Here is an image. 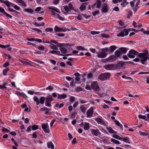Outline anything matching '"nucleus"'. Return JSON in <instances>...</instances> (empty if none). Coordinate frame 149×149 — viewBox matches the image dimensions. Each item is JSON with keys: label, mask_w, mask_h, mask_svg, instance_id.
<instances>
[{"label": "nucleus", "mask_w": 149, "mask_h": 149, "mask_svg": "<svg viewBox=\"0 0 149 149\" xmlns=\"http://www.w3.org/2000/svg\"><path fill=\"white\" fill-rule=\"evenodd\" d=\"M91 86V88L94 91L98 92L100 90V87L96 81L92 82Z\"/></svg>", "instance_id": "1"}, {"label": "nucleus", "mask_w": 149, "mask_h": 149, "mask_svg": "<svg viewBox=\"0 0 149 149\" xmlns=\"http://www.w3.org/2000/svg\"><path fill=\"white\" fill-rule=\"evenodd\" d=\"M95 109V108L92 107L88 109L86 112V117L87 118H90L92 116H94L93 115V111Z\"/></svg>", "instance_id": "2"}, {"label": "nucleus", "mask_w": 149, "mask_h": 149, "mask_svg": "<svg viewBox=\"0 0 149 149\" xmlns=\"http://www.w3.org/2000/svg\"><path fill=\"white\" fill-rule=\"evenodd\" d=\"M126 63L125 62L120 61L116 64H115V70L120 69L123 68L124 65H126Z\"/></svg>", "instance_id": "3"}, {"label": "nucleus", "mask_w": 149, "mask_h": 149, "mask_svg": "<svg viewBox=\"0 0 149 149\" xmlns=\"http://www.w3.org/2000/svg\"><path fill=\"white\" fill-rule=\"evenodd\" d=\"M90 130L91 133L94 136H98L101 134V133L98 129H94L91 128L90 129Z\"/></svg>", "instance_id": "4"}, {"label": "nucleus", "mask_w": 149, "mask_h": 149, "mask_svg": "<svg viewBox=\"0 0 149 149\" xmlns=\"http://www.w3.org/2000/svg\"><path fill=\"white\" fill-rule=\"evenodd\" d=\"M42 127L45 133H49V125L47 123L42 124Z\"/></svg>", "instance_id": "5"}, {"label": "nucleus", "mask_w": 149, "mask_h": 149, "mask_svg": "<svg viewBox=\"0 0 149 149\" xmlns=\"http://www.w3.org/2000/svg\"><path fill=\"white\" fill-rule=\"evenodd\" d=\"M101 53L102 55L99 54L97 56H107L108 53H109V49L108 48H102L101 49Z\"/></svg>", "instance_id": "6"}, {"label": "nucleus", "mask_w": 149, "mask_h": 149, "mask_svg": "<svg viewBox=\"0 0 149 149\" xmlns=\"http://www.w3.org/2000/svg\"><path fill=\"white\" fill-rule=\"evenodd\" d=\"M119 56H109L106 59H104V62H113L116 60Z\"/></svg>", "instance_id": "7"}, {"label": "nucleus", "mask_w": 149, "mask_h": 149, "mask_svg": "<svg viewBox=\"0 0 149 149\" xmlns=\"http://www.w3.org/2000/svg\"><path fill=\"white\" fill-rule=\"evenodd\" d=\"M104 68L107 70H115V64H111L106 65Z\"/></svg>", "instance_id": "8"}, {"label": "nucleus", "mask_w": 149, "mask_h": 149, "mask_svg": "<svg viewBox=\"0 0 149 149\" xmlns=\"http://www.w3.org/2000/svg\"><path fill=\"white\" fill-rule=\"evenodd\" d=\"M128 30L125 29H124L123 31H121L120 33L117 35L118 37H124L125 35L127 36L128 34Z\"/></svg>", "instance_id": "9"}, {"label": "nucleus", "mask_w": 149, "mask_h": 149, "mask_svg": "<svg viewBox=\"0 0 149 149\" xmlns=\"http://www.w3.org/2000/svg\"><path fill=\"white\" fill-rule=\"evenodd\" d=\"M109 7L107 4L104 3L102 6V8L101 9V11L102 13H106L109 10Z\"/></svg>", "instance_id": "10"}, {"label": "nucleus", "mask_w": 149, "mask_h": 149, "mask_svg": "<svg viewBox=\"0 0 149 149\" xmlns=\"http://www.w3.org/2000/svg\"><path fill=\"white\" fill-rule=\"evenodd\" d=\"M138 52L134 49H131L129 52V54H127V56H134V55H137L138 54Z\"/></svg>", "instance_id": "11"}, {"label": "nucleus", "mask_w": 149, "mask_h": 149, "mask_svg": "<svg viewBox=\"0 0 149 149\" xmlns=\"http://www.w3.org/2000/svg\"><path fill=\"white\" fill-rule=\"evenodd\" d=\"M140 57V62L144 64L145 62L148 59L149 60V56H139Z\"/></svg>", "instance_id": "12"}, {"label": "nucleus", "mask_w": 149, "mask_h": 149, "mask_svg": "<svg viewBox=\"0 0 149 149\" xmlns=\"http://www.w3.org/2000/svg\"><path fill=\"white\" fill-rule=\"evenodd\" d=\"M141 2L140 0H138L137 2L136 3L135 7L133 8V10L134 13H135L138 8L140 7L139 6Z\"/></svg>", "instance_id": "13"}, {"label": "nucleus", "mask_w": 149, "mask_h": 149, "mask_svg": "<svg viewBox=\"0 0 149 149\" xmlns=\"http://www.w3.org/2000/svg\"><path fill=\"white\" fill-rule=\"evenodd\" d=\"M0 12L1 13H2L4 15H6V16L9 17L10 18H12V17L11 15H9V14L7 13L6 12H5V10H4V9L3 8H2V7H0Z\"/></svg>", "instance_id": "14"}, {"label": "nucleus", "mask_w": 149, "mask_h": 149, "mask_svg": "<svg viewBox=\"0 0 149 149\" xmlns=\"http://www.w3.org/2000/svg\"><path fill=\"white\" fill-rule=\"evenodd\" d=\"M94 120L96 121L97 123L98 124H103L104 123V122L103 121V120L100 118H94Z\"/></svg>", "instance_id": "15"}, {"label": "nucleus", "mask_w": 149, "mask_h": 149, "mask_svg": "<svg viewBox=\"0 0 149 149\" xmlns=\"http://www.w3.org/2000/svg\"><path fill=\"white\" fill-rule=\"evenodd\" d=\"M45 99V102L49 103H51V102L54 100V99L52 98V95H50L46 97Z\"/></svg>", "instance_id": "16"}, {"label": "nucleus", "mask_w": 149, "mask_h": 149, "mask_svg": "<svg viewBox=\"0 0 149 149\" xmlns=\"http://www.w3.org/2000/svg\"><path fill=\"white\" fill-rule=\"evenodd\" d=\"M137 56H149V53L147 50L143 51V53H139Z\"/></svg>", "instance_id": "17"}, {"label": "nucleus", "mask_w": 149, "mask_h": 149, "mask_svg": "<svg viewBox=\"0 0 149 149\" xmlns=\"http://www.w3.org/2000/svg\"><path fill=\"white\" fill-rule=\"evenodd\" d=\"M48 8L51 10V12L52 11L56 12L57 13H60V11L58 10V9L57 8H56L53 7L51 6H49L48 7Z\"/></svg>", "instance_id": "18"}, {"label": "nucleus", "mask_w": 149, "mask_h": 149, "mask_svg": "<svg viewBox=\"0 0 149 149\" xmlns=\"http://www.w3.org/2000/svg\"><path fill=\"white\" fill-rule=\"evenodd\" d=\"M67 97L66 95L65 94H58L57 99H58L61 100Z\"/></svg>", "instance_id": "19"}, {"label": "nucleus", "mask_w": 149, "mask_h": 149, "mask_svg": "<svg viewBox=\"0 0 149 149\" xmlns=\"http://www.w3.org/2000/svg\"><path fill=\"white\" fill-rule=\"evenodd\" d=\"M106 129L110 133L113 134H116V132L114 131L112 127H106Z\"/></svg>", "instance_id": "20"}, {"label": "nucleus", "mask_w": 149, "mask_h": 149, "mask_svg": "<svg viewBox=\"0 0 149 149\" xmlns=\"http://www.w3.org/2000/svg\"><path fill=\"white\" fill-rule=\"evenodd\" d=\"M117 48V47L115 45H112L110 47L109 49V53H112Z\"/></svg>", "instance_id": "21"}, {"label": "nucleus", "mask_w": 149, "mask_h": 149, "mask_svg": "<svg viewBox=\"0 0 149 149\" xmlns=\"http://www.w3.org/2000/svg\"><path fill=\"white\" fill-rule=\"evenodd\" d=\"M114 122L115 124L118 126H119L121 130H123V127L122 124L120 122L116 120H115Z\"/></svg>", "instance_id": "22"}, {"label": "nucleus", "mask_w": 149, "mask_h": 149, "mask_svg": "<svg viewBox=\"0 0 149 149\" xmlns=\"http://www.w3.org/2000/svg\"><path fill=\"white\" fill-rule=\"evenodd\" d=\"M80 109L82 113H85L86 109V108L85 106V105H81L80 107Z\"/></svg>", "instance_id": "23"}, {"label": "nucleus", "mask_w": 149, "mask_h": 149, "mask_svg": "<svg viewBox=\"0 0 149 149\" xmlns=\"http://www.w3.org/2000/svg\"><path fill=\"white\" fill-rule=\"evenodd\" d=\"M47 147L48 148H51L52 149H54V145L52 143V142H48L47 143Z\"/></svg>", "instance_id": "24"}, {"label": "nucleus", "mask_w": 149, "mask_h": 149, "mask_svg": "<svg viewBox=\"0 0 149 149\" xmlns=\"http://www.w3.org/2000/svg\"><path fill=\"white\" fill-rule=\"evenodd\" d=\"M119 49L121 51V54H125L127 51V48L124 47L120 48Z\"/></svg>", "instance_id": "25"}, {"label": "nucleus", "mask_w": 149, "mask_h": 149, "mask_svg": "<svg viewBox=\"0 0 149 149\" xmlns=\"http://www.w3.org/2000/svg\"><path fill=\"white\" fill-rule=\"evenodd\" d=\"M87 4L86 3H83L80 6V9L81 11L86 9Z\"/></svg>", "instance_id": "26"}, {"label": "nucleus", "mask_w": 149, "mask_h": 149, "mask_svg": "<svg viewBox=\"0 0 149 149\" xmlns=\"http://www.w3.org/2000/svg\"><path fill=\"white\" fill-rule=\"evenodd\" d=\"M103 74L105 80L109 79L111 76V73L109 72L105 73H103Z\"/></svg>", "instance_id": "27"}, {"label": "nucleus", "mask_w": 149, "mask_h": 149, "mask_svg": "<svg viewBox=\"0 0 149 149\" xmlns=\"http://www.w3.org/2000/svg\"><path fill=\"white\" fill-rule=\"evenodd\" d=\"M130 139L127 136H125L124 138H122V140L125 143H130V142L129 141Z\"/></svg>", "instance_id": "28"}, {"label": "nucleus", "mask_w": 149, "mask_h": 149, "mask_svg": "<svg viewBox=\"0 0 149 149\" xmlns=\"http://www.w3.org/2000/svg\"><path fill=\"white\" fill-rule=\"evenodd\" d=\"M138 117L139 119H141L144 120L146 121H148V119L146 116H145L141 114H139L138 116Z\"/></svg>", "instance_id": "29"}, {"label": "nucleus", "mask_w": 149, "mask_h": 149, "mask_svg": "<svg viewBox=\"0 0 149 149\" xmlns=\"http://www.w3.org/2000/svg\"><path fill=\"white\" fill-rule=\"evenodd\" d=\"M17 2L20 4V5L24 7L26 6V4L25 3L24 1L22 0H17Z\"/></svg>", "instance_id": "30"}, {"label": "nucleus", "mask_w": 149, "mask_h": 149, "mask_svg": "<svg viewBox=\"0 0 149 149\" xmlns=\"http://www.w3.org/2000/svg\"><path fill=\"white\" fill-rule=\"evenodd\" d=\"M90 128L89 127V123H85L84 125V129L86 130H88Z\"/></svg>", "instance_id": "31"}, {"label": "nucleus", "mask_w": 149, "mask_h": 149, "mask_svg": "<svg viewBox=\"0 0 149 149\" xmlns=\"http://www.w3.org/2000/svg\"><path fill=\"white\" fill-rule=\"evenodd\" d=\"M45 99V98L44 97H40L39 100L40 103L42 104H44Z\"/></svg>", "instance_id": "32"}, {"label": "nucleus", "mask_w": 149, "mask_h": 149, "mask_svg": "<svg viewBox=\"0 0 149 149\" xmlns=\"http://www.w3.org/2000/svg\"><path fill=\"white\" fill-rule=\"evenodd\" d=\"M96 4L97 6H96V8H100L101 6L102 2L100 0H97L96 1Z\"/></svg>", "instance_id": "33"}, {"label": "nucleus", "mask_w": 149, "mask_h": 149, "mask_svg": "<svg viewBox=\"0 0 149 149\" xmlns=\"http://www.w3.org/2000/svg\"><path fill=\"white\" fill-rule=\"evenodd\" d=\"M64 104L63 103H61L60 104L58 103H57L55 105L56 107L58 108L59 109H60L64 106Z\"/></svg>", "instance_id": "34"}, {"label": "nucleus", "mask_w": 149, "mask_h": 149, "mask_svg": "<svg viewBox=\"0 0 149 149\" xmlns=\"http://www.w3.org/2000/svg\"><path fill=\"white\" fill-rule=\"evenodd\" d=\"M98 79L102 81L105 80L103 74H101L98 77Z\"/></svg>", "instance_id": "35"}, {"label": "nucleus", "mask_w": 149, "mask_h": 149, "mask_svg": "<svg viewBox=\"0 0 149 149\" xmlns=\"http://www.w3.org/2000/svg\"><path fill=\"white\" fill-rule=\"evenodd\" d=\"M33 98L34 101L36 102V105H38L40 104V102L38 98L36 96H34Z\"/></svg>", "instance_id": "36"}, {"label": "nucleus", "mask_w": 149, "mask_h": 149, "mask_svg": "<svg viewBox=\"0 0 149 149\" xmlns=\"http://www.w3.org/2000/svg\"><path fill=\"white\" fill-rule=\"evenodd\" d=\"M111 142H112L116 144H119L120 143V142L114 139H113V138H112L111 139Z\"/></svg>", "instance_id": "37"}, {"label": "nucleus", "mask_w": 149, "mask_h": 149, "mask_svg": "<svg viewBox=\"0 0 149 149\" xmlns=\"http://www.w3.org/2000/svg\"><path fill=\"white\" fill-rule=\"evenodd\" d=\"M49 52L50 53L55 54H56L57 55H59L60 54V52L59 51H55V50L50 51Z\"/></svg>", "instance_id": "38"}, {"label": "nucleus", "mask_w": 149, "mask_h": 149, "mask_svg": "<svg viewBox=\"0 0 149 149\" xmlns=\"http://www.w3.org/2000/svg\"><path fill=\"white\" fill-rule=\"evenodd\" d=\"M54 29L56 32H61L62 28L59 27L57 26H55Z\"/></svg>", "instance_id": "39"}, {"label": "nucleus", "mask_w": 149, "mask_h": 149, "mask_svg": "<svg viewBox=\"0 0 149 149\" xmlns=\"http://www.w3.org/2000/svg\"><path fill=\"white\" fill-rule=\"evenodd\" d=\"M60 50L63 54H65L67 53V52L66 49L64 47L61 48L60 49Z\"/></svg>", "instance_id": "40"}, {"label": "nucleus", "mask_w": 149, "mask_h": 149, "mask_svg": "<svg viewBox=\"0 0 149 149\" xmlns=\"http://www.w3.org/2000/svg\"><path fill=\"white\" fill-rule=\"evenodd\" d=\"M50 47H51V48L52 49L56 50H58V49L56 45H55L54 44H53L52 43H51V45H50Z\"/></svg>", "instance_id": "41"}, {"label": "nucleus", "mask_w": 149, "mask_h": 149, "mask_svg": "<svg viewBox=\"0 0 149 149\" xmlns=\"http://www.w3.org/2000/svg\"><path fill=\"white\" fill-rule=\"evenodd\" d=\"M76 49L79 50H85V47L81 46H78L77 47Z\"/></svg>", "instance_id": "42"}, {"label": "nucleus", "mask_w": 149, "mask_h": 149, "mask_svg": "<svg viewBox=\"0 0 149 149\" xmlns=\"http://www.w3.org/2000/svg\"><path fill=\"white\" fill-rule=\"evenodd\" d=\"M24 10L25 12L30 13H31L33 12V10L31 9L25 8Z\"/></svg>", "instance_id": "43"}, {"label": "nucleus", "mask_w": 149, "mask_h": 149, "mask_svg": "<svg viewBox=\"0 0 149 149\" xmlns=\"http://www.w3.org/2000/svg\"><path fill=\"white\" fill-rule=\"evenodd\" d=\"M31 128L32 130H35L37 129H38L39 128V126L38 125H33L31 127Z\"/></svg>", "instance_id": "44"}, {"label": "nucleus", "mask_w": 149, "mask_h": 149, "mask_svg": "<svg viewBox=\"0 0 149 149\" xmlns=\"http://www.w3.org/2000/svg\"><path fill=\"white\" fill-rule=\"evenodd\" d=\"M115 56H120V55H122L121 53V51L119 49L117 50L115 52Z\"/></svg>", "instance_id": "45"}, {"label": "nucleus", "mask_w": 149, "mask_h": 149, "mask_svg": "<svg viewBox=\"0 0 149 149\" xmlns=\"http://www.w3.org/2000/svg\"><path fill=\"white\" fill-rule=\"evenodd\" d=\"M113 137L115 139H117L120 140H122V138L120 137L118 135H116V134L114 135Z\"/></svg>", "instance_id": "46"}, {"label": "nucleus", "mask_w": 149, "mask_h": 149, "mask_svg": "<svg viewBox=\"0 0 149 149\" xmlns=\"http://www.w3.org/2000/svg\"><path fill=\"white\" fill-rule=\"evenodd\" d=\"M141 135L143 136H148V137L149 138V135L146 132H141L140 133Z\"/></svg>", "instance_id": "47"}, {"label": "nucleus", "mask_w": 149, "mask_h": 149, "mask_svg": "<svg viewBox=\"0 0 149 149\" xmlns=\"http://www.w3.org/2000/svg\"><path fill=\"white\" fill-rule=\"evenodd\" d=\"M18 93L20 94V96H22L25 99H26L28 97H27V96L24 93H20V92H18Z\"/></svg>", "instance_id": "48"}, {"label": "nucleus", "mask_w": 149, "mask_h": 149, "mask_svg": "<svg viewBox=\"0 0 149 149\" xmlns=\"http://www.w3.org/2000/svg\"><path fill=\"white\" fill-rule=\"evenodd\" d=\"M8 70L9 69L8 68H6L3 69V75L5 76L6 75H7V72Z\"/></svg>", "instance_id": "49"}, {"label": "nucleus", "mask_w": 149, "mask_h": 149, "mask_svg": "<svg viewBox=\"0 0 149 149\" xmlns=\"http://www.w3.org/2000/svg\"><path fill=\"white\" fill-rule=\"evenodd\" d=\"M57 46L58 47H62L63 46L66 45L67 44H65L64 43H58V42H57V43L56 44Z\"/></svg>", "instance_id": "50"}, {"label": "nucleus", "mask_w": 149, "mask_h": 149, "mask_svg": "<svg viewBox=\"0 0 149 149\" xmlns=\"http://www.w3.org/2000/svg\"><path fill=\"white\" fill-rule=\"evenodd\" d=\"M75 100V97L72 96H71L70 98L69 101L70 102L73 103Z\"/></svg>", "instance_id": "51"}, {"label": "nucleus", "mask_w": 149, "mask_h": 149, "mask_svg": "<svg viewBox=\"0 0 149 149\" xmlns=\"http://www.w3.org/2000/svg\"><path fill=\"white\" fill-rule=\"evenodd\" d=\"M15 5H14L13 3H12L8 1L7 2V5H6V6L8 7H9L10 6L14 7Z\"/></svg>", "instance_id": "52"}, {"label": "nucleus", "mask_w": 149, "mask_h": 149, "mask_svg": "<svg viewBox=\"0 0 149 149\" xmlns=\"http://www.w3.org/2000/svg\"><path fill=\"white\" fill-rule=\"evenodd\" d=\"M10 47V45H6L5 46V49L6 50H8L10 51L12 49V48H11Z\"/></svg>", "instance_id": "53"}, {"label": "nucleus", "mask_w": 149, "mask_h": 149, "mask_svg": "<svg viewBox=\"0 0 149 149\" xmlns=\"http://www.w3.org/2000/svg\"><path fill=\"white\" fill-rule=\"evenodd\" d=\"M101 36L102 37L105 38H108L110 37V36L109 35L104 33L102 34Z\"/></svg>", "instance_id": "54"}, {"label": "nucleus", "mask_w": 149, "mask_h": 149, "mask_svg": "<svg viewBox=\"0 0 149 149\" xmlns=\"http://www.w3.org/2000/svg\"><path fill=\"white\" fill-rule=\"evenodd\" d=\"M2 131L3 132H10V131L9 130H8V129L5 128V127H3L2 128Z\"/></svg>", "instance_id": "55"}, {"label": "nucleus", "mask_w": 149, "mask_h": 149, "mask_svg": "<svg viewBox=\"0 0 149 149\" xmlns=\"http://www.w3.org/2000/svg\"><path fill=\"white\" fill-rule=\"evenodd\" d=\"M100 33V32L99 31H92L90 32L93 35L98 34Z\"/></svg>", "instance_id": "56"}, {"label": "nucleus", "mask_w": 149, "mask_h": 149, "mask_svg": "<svg viewBox=\"0 0 149 149\" xmlns=\"http://www.w3.org/2000/svg\"><path fill=\"white\" fill-rule=\"evenodd\" d=\"M32 30L33 31H36L39 33H42V31L41 30L37 28H33Z\"/></svg>", "instance_id": "57"}, {"label": "nucleus", "mask_w": 149, "mask_h": 149, "mask_svg": "<svg viewBox=\"0 0 149 149\" xmlns=\"http://www.w3.org/2000/svg\"><path fill=\"white\" fill-rule=\"evenodd\" d=\"M53 30V29L52 28H48L45 29V31L46 32H51Z\"/></svg>", "instance_id": "58"}, {"label": "nucleus", "mask_w": 149, "mask_h": 149, "mask_svg": "<svg viewBox=\"0 0 149 149\" xmlns=\"http://www.w3.org/2000/svg\"><path fill=\"white\" fill-rule=\"evenodd\" d=\"M129 57L131 58H134L135 56H123V58L125 60H127L129 59L128 57Z\"/></svg>", "instance_id": "59"}, {"label": "nucleus", "mask_w": 149, "mask_h": 149, "mask_svg": "<svg viewBox=\"0 0 149 149\" xmlns=\"http://www.w3.org/2000/svg\"><path fill=\"white\" fill-rule=\"evenodd\" d=\"M38 48L40 50L44 51V47L43 45L39 46L38 47Z\"/></svg>", "instance_id": "60"}, {"label": "nucleus", "mask_w": 149, "mask_h": 149, "mask_svg": "<svg viewBox=\"0 0 149 149\" xmlns=\"http://www.w3.org/2000/svg\"><path fill=\"white\" fill-rule=\"evenodd\" d=\"M100 13V11L99 10H97L95 11L93 13V16H95L97 15L98 14Z\"/></svg>", "instance_id": "61"}, {"label": "nucleus", "mask_w": 149, "mask_h": 149, "mask_svg": "<svg viewBox=\"0 0 149 149\" xmlns=\"http://www.w3.org/2000/svg\"><path fill=\"white\" fill-rule=\"evenodd\" d=\"M53 89L54 88L51 86H49L46 88L47 90H49L50 91H52Z\"/></svg>", "instance_id": "62"}, {"label": "nucleus", "mask_w": 149, "mask_h": 149, "mask_svg": "<svg viewBox=\"0 0 149 149\" xmlns=\"http://www.w3.org/2000/svg\"><path fill=\"white\" fill-rule=\"evenodd\" d=\"M69 8L71 10H74V8L71 3H70L68 4Z\"/></svg>", "instance_id": "63"}, {"label": "nucleus", "mask_w": 149, "mask_h": 149, "mask_svg": "<svg viewBox=\"0 0 149 149\" xmlns=\"http://www.w3.org/2000/svg\"><path fill=\"white\" fill-rule=\"evenodd\" d=\"M32 136H33V137H32V138L36 139L37 137V135L36 134V132H35L33 133Z\"/></svg>", "instance_id": "64"}]
</instances>
